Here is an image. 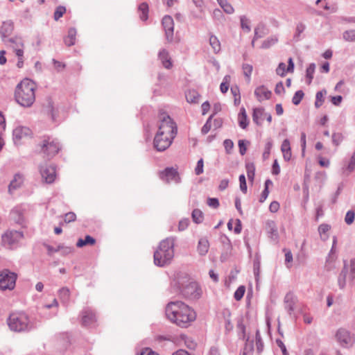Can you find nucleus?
I'll list each match as a JSON object with an SVG mask.
<instances>
[{
    "instance_id": "obj_35",
    "label": "nucleus",
    "mask_w": 355,
    "mask_h": 355,
    "mask_svg": "<svg viewBox=\"0 0 355 355\" xmlns=\"http://www.w3.org/2000/svg\"><path fill=\"white\" fill-rule=\"evenodd\" d=\"M306 25L302 22H299L296 25L295 32L293 35V39L295 41H299L301 39V34L305 31Z\"/></svg>"
},
{
    "instance_id": "obj_19",
    "label": "nucleus",
    "mask_w": 355,
    "mask_h": 355,
    "mask_svg": "<svg viewBox=\"0 0 355 355\" xmlns=\"http://www.w3.org/2000/svg\"><path fill=\"white\" fill-rule=\"evenodd\" d=\"M160 178L166 182L171 181L178 182V175L175 169L173 168H167L162 171L159 174Z\"/></svg>"
},
{
    "instance_id": "obj_22",
    "label": "nucleus",
    "mask_w": 355,
    "mask_h": 355,
    "mask_svg": "<svg viewBox=\"0 0 355 355\" xmlns=\"http://www.w3.org/2000/svg\"><path fill=\"white\" fill-rule=\"evenodd\" d=\"M241 333L239 334V337L243 340H245L246 343L243 348V355H251L254 347L252 342L249 341V338L245 336V327L243 325L241 327Z\"/></svg>"
},
{
    "instance_id": "obj_53",
    "label": "nucleus",
    "mask_w": 355,
    "mask_h": 355,
    "mask_svg": "<svg viewBox=\"0 0 355 355\" xmlns=\"http://www.w3.org/2000/svg\"><path fill=\"white\" fill-rule=\"evenodd\" d=\"M354 218H355V214H354V211L349 210L346 213V215L345 217V222L347 225H351L354 222Z\"/></svg>"
},
{
    "instance_id": "obj_41",
    "label": "nucleus",
    "mask_w": 355,
    "mask_h": 355,
    "mask_svg": "<svg viewBox=\"0 0 355 355\" xmlns=\"http://www.w3.org/2000/svg\"><path fill=\"white\" fill-rule=\"evenodd\" d=\"M315 69V64L314 63H311L309 65V67L306 69V78L307 83L309 85L311 84L313 78V73Z\"/></svg>"
},
{
    "instance_id": "obj_17",
    "label": "nucleus",
    "mask_w": 355,
    "mask_h": 355,
    "mask_svg": "<svg viewBox=\"0 0 355 355\" xmlns=\"http://www.w3.org/2000/svg\"><path fill=\"white\" fill-rule=\"evenodd\" d=\"M82 324L86 327H91L96 322V316L94 311L87 308L83 310L82 313Z\"/></svg>"
},
{
    "instance_id": "obj_44",
    "label": "nucleus",
    "mask_w": 355,
    "mask_h": 355,
    "mask_svg": "<svg viewBox=\"0 0 355 355\" xmlns=\"http://www.w3.org/2000/svg\"><path fill=\"white\" fill-rule=\"evenodd\" d=\"M272 146V141L270 139H268L265 144L264 151L262 155L263 159H267L269 157Z\"/></svg>"
},
{
    "instance_id": "obj_45",
    "label": "nucleus",
    "mask_w": 355,
    "mask_h": 355,
    "mask_svg": "<svg viewBox=\"0 0 355 355\" xmlns=\"http://www.w3.org/2000/svg\"><path fill=\"white\" fill-rule=\"evenodd\" d=\"M242 69L243 74L247 79V81L250 82V76L253 70L252 66L249 64H243L242 66Z\"/></svg>"
},
{
    "instance_id": "obj_11",
    "label": "nucleus",
    "mask_w": 355,
    "mask_h": 355,
    "mask_svg": "<svg viewBox=\"0 0 355 355\" xmlns=\"http://www.w3.org/2000/svg\"><path fill=\"white\" fill-rule=\"evenodd\" d=\"M173 139L172 137L157 132L153 141L154 148L157 151H164L171 145Z\"/></svg>"
},
{
    "instance_id": "obj_32",
    "label": "nucleus",
    "mask_w": 355,
    "mask_h": 355,
    "mask_svg": "<svg viewBox=\"0 0 355 355\" xmlns=\"http://www.w3.org/2000/svg\"><path fill=\"white\" fill-rule=\"evenodd\" d=\"M278 42V37L276 35H272L265 40L261 46V49H267L277 44Z\"/></svg>"
},
{
    "instance_id": "obj_9",
    "label": "nucleus",
    "mask_w": 355,
    "mask_h": 355,
    "mask_svg": "<svg viewBox=\"0 0 355 355\" xmlns=\"http://www.w3.org/2000/svg\"><path fill=\"white\" fill-rule=\"evenodd\" d=\"M60 146L58 141L51 138L44 139L41 145L42 152L48 157L51 158L60 150Z\"/></svg>"
},
{
    "instance_id": "obj_40",
    "label": "nucleus",
    "mask_w": 355,
    "mask_h": 355,
    "mask_svg": "<svg viewBox=\"0 0 355 355\" xmlns=\"http://www.w3.org/2000/svg\"><path fill=\"white\" fill-rule=\"evenodd\" d=\"M327 91L325 89H323L322 91L318 92L316 93L315 96V106L317 108H319L320 106H322V103H324V96L326 95Z\"/></svg>"
},
{
    "instance_id": "obj_43",
    "label": "nucleus",
    "mask_w": 355,
    "mask_h": 355,
    "mask_svg": "<svg viewBox=\"0 0 355 355\" xmlns=\"http://www.w3.org/2000/svg\"><path fill=\"white\" fill-rule=\"evenodd\" d=\"M343 38L346 42H355V30H347L343 32Z\"/></svg>"
},
{
    "instance_id": "obj_4",
    "label": "nucleus",
    "mask_w": 355,
    "mask_h": 355,
    "mask_svg": "<svg viewBox=\"0 0 355 355\" xmlns=\"http://www.w3.org/2000/svg\"><path fill=\"white\" fill-rule=\"evenodd\" d=\"M175 237L162 240L154 252V263L159 267L169 265L174 257Z\"/></svg>"
},
{
    "instance_id": "obj_56",
    "label": "nucleus",
    "mask_w": 355,
    "mask_h": 355,
    "mask_svg": "<svg viewBox=\"0 0 355 355\" xmlns=\"http://www.w3.org/2000/svg\"><path fill=\"white\" fill-rule=\"evenodd\" d=\"M66 9L63 6H59L56 8L54 12V19L55 20H58L60 17H62L63 14L65 12Z\"/></svg>"
},
{
    "instance_id": "obj_12",
    "label": "nucleus",
    "mask_w": 355,
    "mask_h": 355,
    "mask_svg": "<svg viewBox=\"0 0 355 355\" xmlns=\"http://www.w3.org/2000/svg\"><path fill=\"white\" fill-rule=\"evenodd\" d=\"M298 302L297 297L293 293L288 292L284 298V306L288 314L292 317L295 316V310L297 309Z\"/></svg>"
},
{
    "instance_id": "obj_52",
    "label": "nucleus",
    "mask_w": 355,
    "mask_h": 355,
    "mask_svg": "<svg viewBox=\"0 0 355 355\" xmlns=\"http://www.w3.org/2000/svg\"><path fill=\"white\" fill-rule=\"evenodd\" d=\"M256 345L257 350L258 353L260 354L263 351V343L262 342L261 337L259 331H257L256 332Z\"/></svg>"
},
{
    "instance_id": "obj_21",
    "label": "nucleus",
    "mask_w": 355,
    "mask_h": 355,
    "mask_svg": "<svg viewBox=\"0 0 355 355\" xmlns=\"http://www.w3.org/2000/svg\"><path fill=\"white\" fill-rule=\"evenodd\" d=\"M14 30V24L11 20H7L3 22L0 28V34L3 41L7 40V37L10 35Z\"/></svg>"
},
{
    "instance_id": "obj_29",
    "label": "nucleus",
    "mask_w": 355,
    "mask_h": 355,
    "mask_svg": "<svg viewBox=\"0 0 355 355\" xmlns=\"http://www.w3.org/2000/svg\"><path fill=\"white\" fill-rule=\"evenodd\" d=\"M209 44L214 53H218L220 51V42L216 36L211 35L209 37Z\"/></svg>"
},
{
    "instance_id": "obj_24",
    "label": "nucleus",
    "mask_w": 355,
    "mask_h": 355,
    "mask_svg": "<svg viewBox=\"0 0 355 355\" xmlns=\"http://www.w3.org/2000/svg\"><path fill=\"white\" fill-rule=\"evenodd\" d=\"M209 248V243L206 238L199 239L197 246V250L200 256H205L208 252Z\"/></svg>"
},
{
    "instance_id": "obj_18",
    "label": "nucleus",
    "mask_w": 355,
    "mask_h": 355,
    "mask_svg": "<svg viewBox=\"0 0 355 355\" xmlns=\"http://www.w3.org/2000/svg\"><path fill=\"white\" fill-rule=\"evenodd\" d=\"M24 182V176L20 173H15L8 185V193L12 194L21 187Z\"/></svg>"
},
{
    "instance_id": "obj_25",
    "label": "nucleus",
    "mask_w": 355,
    "mask_h": 355,
    "mask_svg": "<svg viewBox=\"0 0 355 355\" xmlns=\"http://www.w3.org/2000/svg\"><path fill=\"white\" fill-rule=\"evenodd\" d=\"M159 59L161 60L163 66L166 69H170L172 67V62L169 57L168 53L165 49H162L159 52Z\"/></svg>"
},
{
    "instance_id": "obj_1",
    "label": "nucleus",
    "mask_w": 355,
    "mask_h": 355,
    "mask_svg": "<svg viewBox=\"0 0 355 355\" xmlns=\"http://www.w3.org/2000/svg\"><path fill=\"white\" fill-rule=\"evenodd\" d=\"M166 318L181 328L189 327L196 319V313L193 308L182 301L168 302L165 307Z\"/></svg>"
},
{
    "instance_id": "obj_33",
    "label": "nucleus",
    "mask_w": 355,
    "mask_h": 355,
    "mask_svg": "<svg viewBox=\"0 0 355 355\" xmlns=\"http://www.w3.org/2000/svg\"><path fill=\"white\" fill-rule=\"evenodd\" d=\"M138 10L140 19L146 21L148 17V5L146 3H142L139 6Z\"/></svg>"
},
{
    "instance_id": "obj_2",
    "label": "nucleus",
    "mask_w": 355,
    "mask_h": 355,
    "mask_svg": "<svg viewBox=\"0 0 355 355\" xmlns=\"http://www.w3.org/2000/svg\"><path fill=\"white\" fill-rule=\"evenodd\" d=\"M171 286L175 293L181 294L186 298L198 299L202 294V290L198 283L192 281L185 272H176Z\"/></svg>"
},
{
    "instance_id": "obj_10",
    "label": "nucleus",
    "mask_w": 355,
    "mask_h": 355,
    "mask_svg": "<svg viewBox=\"0 0 355 355\" xmlns=\"http://www.w3.org/2000/svg\"><path fill=\"white\" fill-rule=\"evenodd\" d=\"M336 341L343 347H349L354 344V337L350 331L344 328L337 330L335 335Z\"/></svg>"
},
{
    "instance_id": "obj_23",
    "label": "nucleus",
    "mask_w": 355,
    "mask_h": 355,
    "mask_svg": "<svg viewBox=\"0 0 355 355\" xmlns=\"http://www.w3.org/2000/svg\"><path fill=\"white\" fill-rule=\"evenodd\" d=\"M281 151L284 161L288 162L292 157L291 144L288 139H285L281 145Z\"/></svg>"
},
{
    "instance_id": "obj_47",
    "label": "nucleus",
    "mask_w": 355,
    "mask_h": 355,
    "mask_svg": "<svg viewBox=\"0 0 355 355\" xmlns=\"http://www.w3.org/2000/svg\"><path fill=\"white\" fill-rule=\"evenodd\" d=\"M266 34L265 26L262 24L259 25L254 29V39H259Z\"/></svg>"
},
{
    "instance_id": "obj_61",
    "label": "nucleus",
    "mask_w": 355,
    "mask_h": 355,
    "mask_svg": "<svg viewBox=\"0 0 355 355\" xmlns=\"http://www.w3.org/2000/svg\"><path fill=\"white\" fill-rule=\"evenodd\" d=\"M223 146L227 153H229L230 150L233 148L234 143L231 139H225L223 141Z\"/></svg>"
},
{
    "instance_id": "obj_30",
    "label": "nucleus",
    "mask_w": 355,
    "mask_h": 355,
    "mask_svg": "<svg viewBox=\"0 0 355 355\" xmlns=\"http://www.w3.org/2000/svg\"><path fill=\"white\" fill-rule=\"evenodd\" d=\"M218 3L226 14L232 15L234 12V8L227 0H220Z\"/></svg>"
},
{
    "instance_id": "obj_34",
    "label": "nucleus",
    "mask_w": 355,
    "mask_h": 355,
    "mask_svg": "<svg viewBox=\"0 0 355 355\" xmlns=\"http://www.w3.org/2000/svg\"><path fill=\"white\" fill-rule=\"evenodd\" d=\"M264 110L263 108L259 107V108H254L253 110V114H252V120L253 121L257 124L260 125L261 123L259 121L260 119L264 115Z\"/></svg>"
},
{
    "instance_id": "obj_60",
    "label": "nucleus",
    "mask_w": 355,
    "mask_h": 355,
    "mask_svg": "<svg viewBox=\"0 0 355 355\" xmlns=\"http://www.w3.org/2000/svg\"><path fill=\"white\" fill-rule=\"evenodd\" d=\"M343 139L342 135L340 133H334L332 135V142L336 146H338Z\"/></svg>"
},
{
    "instance_id": "obj_36",
    "label": "nucleus",
    "mask_w": 355,
    "mask_h": 355,
    "mask_svg": "<svg viewBox=\"0 0 355 355\" xmlns=\"http://www.w3.org/2000/svg\"><path fill=\"white\" fill-rule=\"evenodd\" d=\"M245 168L248 180L252 182L255 175V166L254 163H246Z\"/></svg>"
},
{
    "instance_id": "obj_20",
    "label": "nucleus",
    "mask_w": 355,
    "mask_h": 355,
    "mask_svg": "<svg viewBox=\"0 0 355 355\" xmlns=\"http://www.w3.org/2000/svg\"><path fill=\"white\" fill-rule=\"evenodd\" d=\"M271 94V92L264 85L259 86L254 90V96L259 102L269 99Z\"/></svg>"
},
{
    "instance_id": "obj_13",
    "label": "nucleus",
    "mask_w": 355,
    "mask_h": 355,
    "mask_svg": "<svg viewBox=\"0 0 355 355\" xmlns=\"http://www.w3.org/2000/svg\"><path fill=\"white\" fill-rule=\"evenodd\" d=\"M6 45L11 49L17 56H22L24 55V44L21 37H14L4 40Z\"/></svg>"
},
{
    "instance_id": "obj_31",
    "label": "nucleus",
    "mask_w": 355,
    "mask_h": 355,
    "mask_svg": "<svg viewBox=\"0 0 355 355\" xmlns=\"http://www.w3.org/2000/svg\"><path fill=\"white\" fill-rule=\"evenodd\" d=\"M186 99L187 102L196 103L198 102L200 95L196 90H189L186 93Z\"/></svg>"
},
{
    "instance_id": "obj_59",
    "label": "nucleus",
    "mask_w": 355,
    "mask_h": 355,
    "mask_svg": "<svg viewBox=\"0 0 355 355\" xmlns=\"http://www.w3.org/2000/svg\"><path fill=\"white\" fill-rule=\"evenodd\" d=\"M207 205L214 208V209H216L219 207V201L218 200V198H209L207 199Z\"/></svg>"
},
{
    "instance_id": "obj_58",
    "label": "nucleus",
    "mask_w": 355,
    "mask_h": 355,
    "mask_svg": "<svg viewBox=\"0 0 355 355\" xmlns=\"http://www.w3.org/2000/svg\"><path fill=\"white\" fill-rule=\"evenodd\" d=\"M211 118H212V116H210L209 117V119H207V122L205 123V124L202 126V128L201 129V132L203 135H206L210 130L211 127Z\"/></svg>"
},
{
    "instance_id": "obj_49",
    "label": "nucleus",
    "mask_w": 355,
    "mask_h": 355,
    "mask_svg": "<svg viewBox=\"0 0 355 355\" xmlns=\"http://www.w3.org/2000/svg\"><path fill=\"white\" fill-rule=\"evenodd\" d=\"M240 21L241 28L245 31L247 33H249L251 30L250 26V20L245 16H241Z\"/></svg>"
},
{
    "instance_id": "obj_28",
    "label": "nucleus",
    "mask_w": 355,
    "mask_h": 355,
    "mask_svg": "<svg viewBox=\"0 0 355 355\" xmlns=\"http://www.w3.org/2000/svg\"><path fill=\"white\" fill-rule=\"evenodd\" d=\"M76 31L75 28H71L68 31L67 36L64 38V42L66 45L70 46L75 44L76 42Z\"/></svg>"
},
{
    "instance_id": "obj_50",
    "label": "nucleus",
    "mask_w": 355,
    "mask_h": 355,
    "mask_svg": "<svg viewBox=\"0 0 355 355\" xmlns=\"http://www.w3.org/2000/svg\"><path fill=\"white\" fill-rule=\"evenodd\" d=\"M245 292V288L244 286H240L234 292V297L236 300L239 301L241 300Z\"/></svg>"
},
{
    "instance_id": "obj_5",
    "label": "nucleus",
    "mask_w": 355,
    "mask_h": 355,
    "mask_svg": "<svg viewBox=\"0 0 355 355\" xmlns=\"http://www.w3.org/2000/svg\"><path fill=\"white\" fill-rule=\"evenodd\" d=\"M7 322L10 329L15 332H27L35 327L34 321L23 311L10 313Z\"/></svg>"
},
{
    "instance_id": "obj_8",
    "label": "nucleus",
    "mask_w": 355,
    "mask_h": 355,
    "mask_svg": "<svg viewBox=\"0 0 355 355\" xmlns=\"http://www.w3.org/2000/svg\"><path fill=\"white\" fill-rule=\"evenodd\" d=\"M23 236L24 234L21 232L17 230L7 231L2 235V243L4 246L13 248L22 239Z\"/></svg>"
},
{
    "instance_id": "obj_15",
    "label": "nucleus",
    "mask_w": 355,
    "mask_h": 355,
    "mask_svg": "<svg viewBox=\"0 0 355 355\" xmlns=\"http://www.w3.org/2000/svg\"><path fill=\"white\" fill-rule=\"evenodd\" d=\"M40 174L44 182L51 184L54 182L56 174L55 168L52 165H44L40 168Z\"/></svg>"
},
{
    "instance_id": "obj_63",
    "label": "nucleus",
    "mask_w": 355,
    "mask_h": 355,
    "mask_svg": "<svg viewBox=\"0 0 355 355\" xmlns=\"http://www.w3.org/2000/svg\"><path fill=\"white\" fill-rule=\"evenodd\" d=\"M76 219V214L73 212H69L65 214L64 220L65 223H70L74 221Z\"/></svg>"
},
{
    "instance_id": "obj_26",
    "label": "nucleus",
    "mask_w": 355,
    "mask_h": 355,
    "mask_svg": "<svg viewBox=\"0 0 355 355\" xmlns=\"http://www.w3.org/2000/svg\"><path fill=\"white\" fill-rule=\"evenodd\" d=\"M331 230V226L326 223H322L318 227V233L320 234V239L323 241L328 240L329 237V232Z\"/></svg>"
},
{
    "instance_id": "obj_27",
    "label": "nucleus",
    "mask_w": 355,
    "mask_h": 355,
    "mask_svg": "<svg viewBox=\"0 0 355 355\" xmlns=\"http://www.w3.org/2000/svg\"><path fill=\"white\" fill-rule=\"evenodd\" d=\"M239 126L243 129H245L248 125L249 121L244 107L241 108L239 114Z\"/></svg>"
},
{
    "instance_id": "obj_37",
    "label": "nucleus",
    "mask_w": 355,
    "mask_h": 355,
    "mask_svg": "<svg viewBox=\"0 0 355 355\" xmlns=\"http://www.w3.org/2000/svg\"><path fill=\"white\" fill-rule=\"evenodd\" d=\"M95 243H96V240L93 237H92L89 235H87L85 236V239H78V241L76 243V245L78 248H82L86 245H94Z\"/></svg>"
},
{
    "instance_id": "obj_6",
    "label": "nucleus",
    "mask_w": 355,
    "mask_h": 355,
    "mask_svg": "<svg viewBox=\"0 0 355 355\" xmlns=\"http://www.w3.org/2000/svg\"><path fill=\"white\" fill-rule=\"evenodd\" d=\"M177 132V125L170 116L164 112L161 113L159 116L157 132L175 138Z\"/></svg>"
},
{
    "instance_id": "obj_7",
    "label": "nucleus",
    "mask_w": 355,
    "mask_h": 355,
    "mask_svg": "<svg viewBox=\"0 0 355 355\" xmlns=\"http://www.w3.org/2000/svg\"><path fill=\"white\" fill-rule=\"evenodd\" d=\"M17 275L9 270L0 271V289L12 290L15 288Z\"/></svg>"
},
{
    "instance_id": "obj_57",
    "label": "nucleus",
    "mask_w": 355,
    "mask_h": 355,
    "mask_svg": "<svg viewBox=\"0 0 355 355\" xmlns=\"http://www.w3.org/2000/svg\"><path fill=\"white\" fill-rule=\"evenodd\" d=\"M203 167H204V162H203V159L201 158L197 162V165L195 168V173L197 175L202 174L203 173Z\"/></svg>"
},
{
    "instance_id": "obj_51",
    "label": "nucleus",
    "mask_w": 355,
    "mask_h": 355,
    "mask_svg": "<svg viewBox=\"0 0 355 355\" xmlns=\"http://www.w3.org/2000/svg\"><path fill=\"white\" fill-rule=\"evenodd\" d=\"M304 92L302 90L297 91L293 97V103L295 105L300 104L304 97Z\"/></svg>"
},
{
    "instance_id": "obj_64",
    "label": "nucleus",
    "mask_w": 355,
    "mask_h": 355,
    "mask_svg": "<svg viewBox=\"0 0 355 355\" xmlns=\"http://www.w3.org/2000/svg\"><path fill=\"white\" fill-rule=\"evenodd\" d=\"M347 168L349 172L355 169V153L352 155Z\"/></svg>"
},
{
    "instance_id": "obj_38",
    "label": "nucleus",
    "mask_w": 355,
    "mask_h": 355,
    "mask_svg": "<svg viewBox=\"0 0 355 355\" xmlns=\"http://www.w3.org/2000/svg\"><path fill=\"white\" fill-rule=\"evenodd\" d=\"M347 273V266L346 263H345L344 268H343V270L341 271V272L338 277V279L339 287L341 289L344 288V287L345 286V279H346Z\"/></svg>"
},
{
    "instance_id": "obj_14",
    "label": "nucleus",
    "mask_w": 355,
    "mask_h": 355,
    "mask_svg": "<svg viewBox=\"0 0 355 355\" xmlns=\"http://www.w3.org/2000/svg\"><path fill=\"white\" fill-rule=\"evenodd\" d=\"M32 131L26 126L18 125L12 131L13 141L15 144H20L21 141L31 136Z\"/></svg>"
},
{
    "instance_id": "obj_39",
    "label": "nucleus",
    "mask_w": 355,
    "mask_h": 355,
    "mask_svg": "<svg viewBox=\"0 0 355 355\" xmlns=\"http://www.w3.org/2000/svg\"><path fill=\"white\" fill-rule=\"evenodd\" d=\"M59 297L64 304H67L70 297V291L67 288H62L59 291Z\"/></svg>"
},
{
    "instance_id": "obj_55",
    "label": "nucleus",
    "mask_w": 355,
    "mask_h": 355,
    "mask_svg": "<svg viewBox=\"0 0 355 355\" xmlns=\"http://www.w3.org/2000/svg\"><path fill=\"white\" fill-rule=\"evenodd\" d=\"M239 182H240V189L241 191L245 193L247 192V184L245 177L243 174H241L239 176Z\"/></svg>"
},
{
    "instance_id": "obj_62",
    "label": "nucleus",
    "mask_w": 355,
    "mask_h": 355,
    "mask_svg": "<svg viewBox=\"0 0 355 355\" xmlns=\"http://www.w3.org/2000/svg\"><path fill=\"white\" fill-rule=\"evenodd\" d=\"M239 153L241 155H244L247 151V147L245 145V140H239Z\"/></svg>"
},
{
    "instance_id": "obj_54",
    "label": "nucleus",
    "mask_w": 355,
    "mask_h": 355,
    "mask_svg": "<svg viewBox=\"0 0 355 355\" xmlns=\"http://www.w3.org/2000/svg\"><path fill=\"white\" fill-rule=\"evenodd\" d=\"M277 74L280 76H284L287 71V68L286 67V64L284 62H281L279 64L277 69H276Z\"/></svg>"
},
{
    "instance_id": "obj_3",
    "label": "nucleus",
    "mask_w": 355,
    "mask_h": 355,
    "mask_svg": "<svg viewBox=\"0 0 355 355\" xmlns=\"http://www.w3.org/2000/svg\"><path fill=\"white\" fill-rule=\"evenodd\" d=\"M37 85L29 78L23 79L18 83L15 90V99L22 107H29L35 101Z\"/></svg>"
},
{
    "instance_id": "obj_48",
    "label": "nucleus",
    "mask_w": 355,
    "mask_h": 355,
    "mask_svg": "<svg viewBox=\"0 0 355 355\" xmlns=\"http://www.w3.org/2000/svg\"><path fill=\"white\" fill-rule=\"evenodd\" d=\"M192 218L196 223H200L203 220L202 212L200 209H194L192 212Z\"/></svg>"
},
{
    "instance_id": "obj_16",
    "label": "nucleus",
    "mask_w": 355,
    "mask_h": 355,
    "mask_svg": "<svg viewBox=\"0 0 355 355\" xmlns=\"http://www.w3.org/2000/svg\"><path fill=\"white\" fill-rule=\"evenodd\" d=\"M162 26L165 31L167 41L171 42L173 40L174 21L171 16L166 15L162 19Z\"/></svg>"
},
{
    "instance_id": "obj_46",
    "label": "nucleus",
    "mask_w": 355,
    "mask_h": 355,
    "mask_svg": "<svg viewBox=\"0 0 355 355\" xmlns=\"http://www.w3.org/2000/svg\"><path fill=\"white\" fill-rule=\"evenodd\" d=\"M268 232L270 234V237L272 240L277 241L278 239V232H277V229L274 222H271L269 224V231H268Z\"/></svg>"
},
{
    "instance_id": "obj_42",
    "label": "nucleus",
    "mask_w": 355,
    "mask_h": 355,
    "mask_svg": "<svg viewBox=\"0 0 355 355\" xmlns=\"http://www.w3.org/2000/svg\"><path fill=\"white\" fill-rule=\"evenodd\" d=\"M231 80V76L230 75H226L223 80V82L221 83L220 85V92L223 94H225L227 92L230 86V83Z\"/></svg>"
}]
</instances>
